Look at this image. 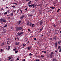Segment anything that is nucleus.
Segmentation results:
<instances>
[{
    "mask_svg": "<svg viewBox=\"0 0 61 61\" xmlns=\"http://www.w3.org/2000/svg\"><path fill=\"white\" fill-rule=\"evenodd\" d=\"M22 28V27H17L16 29V31H18L21 30Z\"/></svg>",
    "mask_w": 61,
    "mask_h": 61,
    "instance_id": "nucleus-1",
    "label": "nucleus"
},
{
    "mask_svg": "<svg viewBox=\"0 0 61 61\" xmlns=\"http://www.w3.org/2000/svg\"><path fill=\"white\" fill-rule=\"evenodd\" d=\"M35 6L36 5H35L34 4H33L31 5H29V7H30V6H31V7H32V6H33V8H35Z\"/></svg>",
    "mask_w": 61,
    "mask_h": 61,
    "instance_id": "nucleus-2",
    "label": "nucleus"
},
{
    "mask_svg": "<svg viewBox=\"0 0 61 61\" xmlns=\"http://www.w3.org/2000/svg\"><path fill=\"white\" fill-rule=\"evenodd\" d=\"M43 24H44V22L43 20H41L40 23V26H41V25H42Z\"/></svg>",
    "mask_w": 61,
    "mask_h": 61,
    "instance_id": "nucleus-3",
    "label": "nucleus"
},
{
    "mask_svg": "<svg viewBox=\"0 0 61 61\" xmlns=\"http://www.w3.org/2000/svg\"><path fill=\"white\" fill-rule=\"evenodd\" d=\"M25 16V15H22L20 16V19H23V18H24Z\"/></svg>",
    "mask_w": 61,
    "mask_h": 61,
    "instance_id": "nucleus-4",
    "label": "nucleus"
},
{
    "mask_svg": "<svg viewBox=\"0 0 61 61\" xmlns=\"http://www.w3.org/2000/svg\"><path fill=\"white\" fill-rule=\"evenodd\" d=\"M24 34V32H21L20 33H18L17 34L19 36H20L21 35H23Z\"/></svg>",
    "mask_w": 61,
    "mask_h": 61,
    "instance_id": "nucleus-5",
    "label": "nucleus"
},
{
    "mask_svg": "<svg viewBox=\"0 0 61 61\" xmlns=\"http://www.w3.org/2000/svg\"><path fill=\"white\" fill-rule=\"evenodd\" d=\"M19 44H20L19 42L17 43V42H16L15 44V45H16V46H18V45H19Z\"/></svg>",
    "mask_w": 61,
    "mask_h": 61,
    "instance_id": "nucleus-6",
    "label": "nucleus"
},
{
    "mask_svg": "<svg viewBox=\"0 0 61 61\" xmlns=\"http://www.w3.org/2000/svg\"><path fill=\"white\" fill-rule=\"evenodd\" d=\"M55 45L56 47H57V43L56 42L55 44Z\"/></svg>",
    "mask_w": 61,
    "mask_h": 61,
    "instance_id": "nucleus-7",
    "label": "nucleus"
},
{
    "mask_svg": "<svg viewBox=\"0 0 61 61\" xmlns=\"http://www.w3.org/2000/svg\"><path fill=\"white\" fill-rule=\"evenodd\" d=\"M50 56L51 58H53V57H54V56H53V55H50Z\"/></svg>",
    "mask_w": 61,
    "mask_h": 61,
    "instance_id": "nucleus-8",
    "label": "nucleus"
},
{
    "mask_svg": "<svg viewBox=\"0 0 61 61\" xmlns=\"http://www.w3.org/2000/svg\"><path fill=\"white\" fill-rule=\"evenodd\" d=\"M61 41H59L58 42V44H59V45H60V43H61Z\"/></svg>",
    "mask_w": 61,
    "mask_h": 61,
    "instance_id": "nucleus-9",
    "label": "nucleus"
},
{
    "mask_svg": "<svg viewBox=\"0 0 61 61\" xmlns=\"http://www.w3.org/2000/svg\"><path fill=\"white\" fill-rule=\"evenodd\" d=\"M4 19H0V22H3V20H4Z\"/></svg>",
    "mask_w": 61,
    "mask_h": 61,
    "instance_id": "nucleus-10",
    "label": "nucleus"
},
{
    "mask_svg": "<svg viewBox=\"0 0 61 61\" xmlns=\"http://www.w3.org/2000/svg\"><path fill=\"white\" fill-rule=\"evenodd\" d=\"M27 48L28 50H30L31 49V47H28Z\"/></svg>",
    "mask_w": 61,
    "mask_h": 61,
    "instance_id": "nucleus-11",
    "label": "nucleus"
},
{
    "mask_svg": "<svg viewBox=\"0 0 61 61\" xmlns=\"http://www.w3.org/2000/svg\"><path fill=\"white\" fill-rule=\"evenodd\" d=\"M53 61H56V58H54L53 60Z\"/></svg>",
    "mask_w": 61,
    "mask_h": 61,
    "instance_id": "nucleus-12",
    "label": "nucleus"
},
{
    "mask_svg": "<svg viewBox=\"0 0 61 61\" xmlns=\"http://www.w3.org/2000/svg\"><path fill=\"white\" fill-rule=\"evenodd\" d=\"M50 8H52V9H55V7H51Z\"/></svg>",
    "mask_w": 61,
    "mask_h": 61,
    "instance_id": "nucleus-13",
    "label": "nucleus"
},
{
    "mask_svg": "<svg viewBox=\"0 0 61 61\" xmlns=\"http://www.w3.org/2000/svg\"><path fill=\"white\" fill-rule=\"evenodd\" d=\"M31 1H29L28 3V4L27 5H29L30 4H31Z\"/></svg>",
    "mask_w": 61,
    "mask_h": 61,
    "instance_id": "nucleus-14",
    "label": "nucleus"
},
{
    "mask_svg": "<svg viewBox=\"0 0 61 61\" xmlns=\"http://www.w3.org/2000/svg\"><path fill=\"white\" fill-rule=\"evenodd\" d=\"M35 61H39V59H37Z\"/></svg>",
    "mask_w": 61,
    "mask_h": 61,
    "instance_id": "nucleus-15",
    "label": "nucleus"
},
{
    "mask_svg": "<svg viewBox=\"0 0 61 61\" xmlns=\"http://www.w3.org/2000/svg\"><path fill=\"white\" fill-rule=\"evenodd\" d=\"M31 11L32 13H34L35 12V11H34V10H31Z\"/></svg>",
    "mask_w": 61,
    "mask_h": 61,
    "instance_id": "nucleus-16",
    "label": "nucleus"
},
{
    "mask_svg": "<svg viewBox=\"0 0 61 61\" xmlns=\"http://www.w3.org/2000/svg\"><path fill=\"white\" fill-rule=\"evenodd\" d=\"M44 57V55H41V58H43V57Z\"/></svg>",
    "mask_w": 61,
    "mask_h": 61,
    "instance_id": "nucleus-17",
    "label": "nucleus"
},
{
    "mask_svg": "<svg viewBox=\"0 0 61 61\" xmlns=\"http://www.w3.org/2000/svg\"><path fill=\"white\" fill-rule=\"evenodd\" d=\"M32 25L31 26L32 27H35V26H34V24H32Z\"/></svg>",
    "mask_w": 61,
    "mask_h": 61,
    "instance_id": "nucleus-18",
    "label": "nucleus"
},
{
    "mask_svg": "<svg viewBox=\"0 0 61 61\" xmlns=\"http://www.w3.org/2000/svg\"><path fill=\"white\" fill-rule=\"evenodd\" d=\"M42 52H44V54H45L46 53V52L45 51H42Z\"/></svg>",
    "mask_w": 61,
    "mask_h": 61,
    "instance_id": "nucleus-19",
    "label": "nucleus"
},
{
    "mask_svg": "<svg viewBox=\"0 0 61 61\" xmlns=\"http://www.w3.org/2000/svg\"><path fill=\"white\" fill-rule=\"evenodd\" d=\"M60 48H61V46H59L58 48V49H60Z\"/></svg>",
    "mask_w": 61,
    "mask_h": 61,
    "instance_id": "nucleus-20",
    "label": "nucleus"
},
{
    "mask_svg": "<svg viewBox=\"0 0 61 61\" xmlns=\"http://www.w3.org/2000/svg\"><path fill=\"white\" fill-rule=\"evenodd\" d=\"M7 14V12H6L4 13V15H6Z\"/></svg>",
    "mask_w": 61,
    "mask_h": 61,
    "instance_id": "nucleus-21",
    "label": "nucleus"
},
{
    "mask_svg": "<svg viewBox=\"0 0 61 61\" xmlns=\"http://www.w3.org/2000/svg\"><path fill=\"white\" fill-rule=\"evenodd\" d=\"M20 23H21V21H20L18 22L19 24H20Z\"/></svg>",
    "mask_w": 61,
    "mask_h": 61,
    "instance_id": "nucleus-22",
    "label": "nucleus"
},
{
    "mask_svg": "<svg viewBox=\"0 0 61 61\" xmlns=\"http://www.w3.org/2000/svg\"><path fill=\"white\" fill-rule=\"evenodd\" d=\"M4 43H3L1 45V46H4Z\"/></svg>",
    "mask_w": 61,
    "mask_h": 61,
    "instance_id": "nucleus-23",
    "label": "nucleus"
},
{
    "mask_svg": "<svg viewBox=\"0 0 61 61\" xmlns=\"http://www.w3.org/2000/svg\"><path fill=\"white\" fill-rule=\"evenodd\" d=\"M53 52H51V54L50 55H53Z\"/></svg>",
    "mask_w": 61,
    "mask_h": 61,
    "instance_id": "nucleus-24",
    "label": "nucleus"
},
{
    "mask_svg": "<svg viewBox=\"0 0 61 61\" xmlns=\"http://www.w3.org/2000/svg\"><path fill=\"white\" fill-rule=\"evenodd\" d=\"M13 4H14L15 5H17V3H13Z\"/></svg>",
    "mask_w": 61,
    "mask_h": 61,
    "instance_id": "nucleus-25",
    "label": "nucleus"
},
{
    "mask_svg": "<svg viewBox=\"0 0 61 61\" xmlns=\"http://www.w3.org/2000/svg\"><path fill=\"white\" fill-rule=\"evenodd\" d=\"M27 25H29V22H28L27 23Z\"/></svg>",
    "mask_w": 61,
    "mask_h": 61,
    "instance_id": "nucleus-26",
    "label": "nucleus"
},
{
    "mask_svg": "<svg viewBox=\"0 0 61 61\" xmlns=\"http://www.w3.org/2000/svg\"><path fill=\"white\" fill-rule=\"evenodd\" d=\"M18 51H15V53H18Z\"/></svg>",
    "mask_w": 61,
    "mask_h": 61,
    "instance_id": "nucleus-27",
    "label": "nucleus"
},
{
    "mask_svg": "<svg viewBox=\"0 0 61 61\" xmlns=\"http://www.w3.org/2000/svg\"><path fill=\"white\" fill-rule=\"evenodd\" d=\"M3 22H6V20H5V19H3Z\"/></svg>",
    "mask_w": 61,
    "mask_h": 61,
    "instance_id": "nucleus-28",
    "label": "nucleus"
},
{
    "mask_svg": "<svg viewBox=\"0 0 61 61\" xmlns=\"http://www.w3.org/2000/svg\"><path fill=\"white\" fill-rule=\"evenodd\" d=\"M56 38L55 37H54L53 38V39H54L55 40H56Z\"/></svg>",
    "mask_w": 61,
    "mask_h": 61,
    "instance_id": "nucleus-29",
    "label": "nucleus"
},
{
    "mask_svg": "<svg viewBox=\"0 0 61 61\" xmlns=\"http://www.w3.org/2000/svg\"><path fill=\"white\" fill-rule=\"evenodd\" d=\"M60 9H58L57 11V12H59V11H60Z\"/></svg>",
    "mask_w": 61,
    "mask_h": 61,
    "instance_id": "nucleus-30",
    "label": "nucleus"
},
{
    "mask_svg": "<svg viewBox=\"0 0 61 61\" xmlns=\"http://www.w3.org/2000/svg\"><path fill=\"white\" fill-rule=\"evenodd\" d=\"M26 45V44H25V45H24V44H23V46H24H24H25Z\"/></svg>",
    "mask_w": 61,
    "mask_h": 61,
    "instance_id": "nucleus-31",
    "label": "nucleus"
},
{
    "mask_svg": "<svg viewBox=\"0 0 61 61\" xmlns=\"http://www.w3.org/2000/svg\"><path fill=\"white\" fill-rule=\"evenodd\" d=\"M20 11L21 12V14H22V13H23V11H22V10H20Z\"/></svg>",
    "mask_w": 61,
    "mask_h": 61,
    "instance_id": "nucleus-32",
    "label": "nucleus"
},
{
    "mask_svg": "<svg viewBox=\"0 0 61 61\" xmlns=\"http://www.w3.org/2000/svg\"><path fill=\"white\" fill-rule=\"evenodd\" d=\"M42 29H43V28H42V29H41L40 31H41V32L42 31Z\"/></svg>",
    "mask_w": 61,
    "mask_h": 61,
    "instance_id": "nucleus-33",
    "label": "nucleus"
},
{
    "mask_svg": "<svg viewBox=\"0 0 61 61\" xmlns=\"http://www.w3.org/2000/svg\"><path fill=\"white\" fill-rule=\"evenodd\" d=\"M53 27L55 28V27H56V25L55 24H54L53 25Z\"/></svg>",
    "mask_w": 61,
    "mask_h": 61,
    "instance_id": "nucleus-34",
    "label": "nucleus"
},
{
    "mask_svg": "<svg viewBox=\"0 0 61 61\" xmlns=\"http://www.w3.org/2000/svg\"><path fill=\"white\" fill-rule=\"evenodd\" d=\"M12 7H13V8H15V6H12Z\"/></svg>",
    "mask_w": 61,
    "mask_h": 61,
    "instance_id": "nucleus-35",
    "label": "nucleus"
},
{
    "mask_svg": "<svg viewBox=\"0 0 61 61\" xmlns=\"http://www.w3.org/2000/svg\"><path fill=\"white\" fill-rule=\"evenodd\" d=\"M28 16H32V15H28Z\"/></svg>",
    "mask_w": 61,
    "mask_h": 61,
    "instance_id": "nucleus-36",
    "label": "nucleus"
},
{
    "mask_svg": "<svg viewBox=\"0 0 61 61\" xmlns=\"http://www.w3.org/2000/svg\"><path fill=\"white\" fill-rule=\"evenodd\" d=\"M9 60H10V59H11V57H9Z\"/></svg>",
    "mask_w": 61,
    "mask_h": 61,
    "instance_id": "nucleus-37",
    "label": "nucleus"
},
{
    "mask_svg": "<svg viewBox=\"0 0 61 61\" xmlns=\"http://www.w3.org/2000/svg\"><path fill=\"white\" fill-rule=\"evenodd\" d=\"M13 50L14 51H15V50H16V48H15L14 49H13Z\"/></svg>",
    "mask_w": 61,
    "mask_h": 61,
    "instance_id": "nucleus-38",
    "label": "nucleus"
},
{
    "mask_svg": "<svg viewBox=\"0 0 61 61\" xmlns=\"http://www.w3.org/2000/svg\"><path fill=\"white\" fill-rule=\"evenodd\" d=\"M9 42V41H7V44H9V43H8Z\"/></svg>",
    "mask_w": 61,
    "mask_h": 61,
    "instance_id": "nucleus-39",
    "label": "nucleus"
},
{
    "mask_svg": "<svg viewBox=\"0 0 61 61\" xmlns=\"http://www.w3.org/2000/svg\"><path fill=\"white\" fill-rule=\"evenodd\" d=\"M59 52L60 53H61V49L59 51Z\"/></svg>",
    "mask_w": 61,
    "mask_h": 61,
    "instance_id": "nucleus-40",
    "label": "nucleus"
},
{
    "mask_svg": "<svg viewBox=\"0 0 61 61\" xmlns=\"http://www.w3.org/2000/svg\"><path fill=\"white\" fill-rule=\"evenodd\" d=\"M7 26V25H6L4 26V27H6Z\"/></svg>",
    "mask_w": 61,
    "mask_h": 61,
    "instance_id": "nucleus-41",
    "label": "nucleus"
},
{
    "mask_svg": "<svg viewBox=\"0 0 61 61\" xmlns=\"http://www.w3.org/2000/svg\"><path fill=\"white\" fill-rule=\"evenodd\" d=\"M32 23H30V26L31 25H32Z\"/></svg>",
    "mask_w": 61,
    "mask_h": 61,
    "instance_id": "nucleus-42",
    "label": "nucleus"
},
{
    "mask_svg": "<svg viewBox=\"0 0 61 61\" xmlns=\"http://www.w3.org/2000/svg\"><path fill=\"white\" fill-rule=\"evenodd\" d=\"M29 55H30V56H32V54H31V53H30L29 54Z\"/></svg>",
    "mask_w": 61,
    "mask_h": 61,
    "instance_id": "nucleus-43",
    "label": "nucleus"
},
{
    "mask_svg": "<svg viewBox=\"0 0 61 61\" xmlns=\"http://www.w3.org/2000/svg\"><path fill=\"white\" fill-rule=\"evenodd\" d=\"M13 27H11V29H13Z\"/></svg>",
    "mask_w": 61,
    "mask_h": 61,
    "instance_id": "nucleus-44",
    "label": "nucleus"
},
{
    "mask_svg": "<svg viewBox=\"0 0 61 61\" xmlns=\"http://www.w3.org/2000/svg\"><path fill=\"white\" fill-rule=\"evenodd\" d=\"M17 39L18 40H19V38L18 37L17 38Z\"/></svg>",
    "mask_w": 61,
    "mask_h": 61,
    "instance_id": "nucleus-45",
    "label": "nucleus"
},
{
    "mask_svg": "<svg viewBox=\"0 0 61 61\" xmlns=\"http://www.w3.org/2000/svg\"><path fill=\"white\" fill-rule=\"evenodd\" d=\"M25 10H26V11H27V8H26Z\"/></svg>",
    "mask_w": 61,
    "mask_h": 61,
    "instance_id": "nucleus-46",
    "label": "nucleus"
},
{
    "mask_svg": "<svg viewBox=\"0 0 61 61\" xmlns=\"http://www.w3.org/2000/svg\"><path fill=\"white\" fill-rule=\"evenodd\" d=\"M11 15H13V13H11Z\"/></svg>",
    "mask_w": 61,
    "mask_h": 61,
    "instance_id": "nucleus-47",
    "label": "nucleus"
},
{
    "mask_svg": "<svg viewBox=\"0 0 61 61\" xmlns=\"http://www.w3.org/2000/svg\"><path fill=\"white\" fill-rule=\"evenodd\" d=\"M10 49V48H8V50H9Z\"/></svg>",
    "mask_w": 61,
    "mask_h": 61,
    "instance_id": "nucleus-48",
    "label": "nucleus"
},
{
    "mask_svg": "<svg viewBox=\"0 0 61 61\" xmlns=\"http://www.w3.org/2000/svg\"><path fill=\"white\" fill-rule=\"evenodd\" d=\"M23 60L24 61H25V59H24Z\"/></svg>",
    "mask_w": 61,
    "mask_h": 61,
    "instance_id": "nucleus-49",
    "label": "nucleus"
},
{
    "mask_svg": "<svg viewBox=\"0 0 61 61\" xmlns=\"http://www.w3.org/2000/svg\"><path fill=\"white\" fill-rule=\"evenodd\" d=\"M1 52H2V51H3V49H1Z\"/></svg>",
    "mask_w": 61,
    "mask_h": 61,
    "instance_id": "nucleus-50",
    "label": "nucleus"
},
{
    "mask_svg": "<svg viewBox=\"0 0 61 61\" xmlns=\"http://www.w3.org/2000/svg\"><path fill=\"white\" fill-rule=\"evenodd\" d=\"M7 12H8V13H9V10Z\"/></svg>",
    "mask_w": 61,
    "mask_h": 61,
    "instance_id": "nucleus-51",
    "label": "nucleus"
},
{
    "mask_svg": "<svg viewBox=\"0 0 61 61\" xmlns=\"http://www.w3.org/2000/svg\"><path fill=\"white\" fill-rule=\"evenodd\" d=\"M16 39H17L16 38H15V40H16Z\"/></svg>",
    "mask_w": 61,
    "mask_h": 61,
    "instance_id": "nucleus-52",
    "label": "nucleus"
},
{
    "mask_svg": "<svg viewBox=\"0 0 61 61\" xmlns=\"http://www.w3.org/2000/svg\"><path fill=\"white\" fill-rule=\"evenodd\" d=\"M10 17H8V19H10Z\"/></svg>",
    "mask_w": 61,
    "mask_h": 61,
    "instance_id": "nucleus-53",
    "label": "nucleus"
},
{
    "mask_svg": "<svg viewBox=\"0 0 61 61\" xmlns=\"http://www.w3.org/2000/svg\"><path fill=\"white\" fill-rule=\"evenodd\" d=\"M28 31H30V29H29L28 30Z\"/></svg>",
    "mask_w": 61,
    "mask_h": 61,
    "instance_id": "nucleus-54",
    "label": "nucleus"
},
{
    "mask_svg": "<svg viewBox=\"0 0 61 61\" xmlns=\"http://www.w3.org/2000/svg\"><path fill=\"white\" fill-rule=\"evenodd\" d=\"M10 46H8V48H10Z\"/></svg>",
    "mask_w": 61,
    "mask_h": 61,
    "instance_id": "nucleus-55",
    "label": "nucleus"
},
{
    "mask_svg": "<svg viewBox=\"0 0 61 61\" xmlns=\"http://www.w3.org/2000/svg\"><path fill=\"white\" fill-rule=\"evenodd\" d=\"M17 60H19V58H18L17 59Z\"/></svg>",
    "mask_w": 61,
    "mask_h": 61,
    "instance_id": "nucleus-56",
    "label": "nucleus"
},
{
    "mask_svg": "<svg viewBox=\"0 0 61 61\" xmlns=\"http://www.w3.org/2000/svg\"><path fill=\"white\" fill-rule=\"evenodd\" d=\"M50 40H52V38H50Z\"/></svg>",
    "mask_w": 61,
    "mask_h": 61,
    "instance_id": "nucleus-57",
    "label": "nucleus"
},
{
    "mask_svg": "<svg viewBox=\"0 0 61 61\" xmlns=\"http://www.w3.org/2000/svg\"><path fill=\"white\" fill-rule=\"evenodd\" d=\"M6 7V8H8V7Z\"/></svg>",
    "mask_w": 61,
    "mask_h": 61,
    "instance_id": "nucleus-58",
    "label": "nucleus"
},
{
    "mask_svg": "<svg viewBox=\"0 0 61 61\" xmlns=\"http://www.w3.org/2000/svg\"><path fill=\"white\" fill-rule=\"evenodd\" d=\"M36 40V38H34V40Z\"/></svg>",
    "mask_w": 61,
    "mask_h": 61,
    "instance_id": "nucleus-59",
    "label": "nucleus"
},
{
    "mask_svg": "<svg viewBox=\"0 0 61 61\" xmlns=\"http://www.w3.org/2000/svg\"><path fill=\"white\" fill-rule=\"evenodd\" d=\"M41 36H43V35H41Z\"/></svg>",
    "mask_w": 61,
    "mask_h": 61,
    "instance_id": "nucleus-60",
    "label": "nucleus"
},
{
    "mask_svg": "<svg viewBox=\"0 0 61 61\" xmlns=\"http://www.w3.org/2000/svg\"><path fill=\"white\" fill-rule=\"evenodd\" d=\"M26 0V1H29V0Z\"/></svg>",
    "mask_w": 61,
    "mask_h": 61,
    "instance_id": "nucleus-61",
    "label": "nucleus"
},
{
    "mask_svg": "<svg viewBox=\"0 0 61 61\" xmlns=\"http://www.w3.org/2000/svg\"><path fill=\"white\" fill-rule=\"evenodd\" d=\"M55 52H57V51H56V50L55 51Z\"/></svg>",
    "mask_w": 61,
    "mask_h": 61,
    "instance_id": "nucleus-62",
    "label": "nucleus"
},
{
    "mask_svg": "<svg viewBox=\"0 0 61 61\" xmlns=\"http://www.w3.org/2000/svg\"><path fill=\"white\" fill-rule=\"evenodd\" d=\"M10 61H13V60H10Z\"/></svg>",
    "mask_w": 61,
    "mask_h": 61,
    "instance_id": "nucleus-63",
    "label": "nucleus"
},
{
    "mask_svg": "<svg viewBox=\"0 0 61 61\" xmlns=\"http://www.w3.org/2000/svg\"><path fill=\"white\" fill-rule=\"evenodd\" d=\"M60 33H61V31H60Z\"/></svg>",
    "mask_w": 61,
    "mask_h": 61,
    "instance_id": "nucleus-64",
    "label": "nucleus"
}]
</instances>
